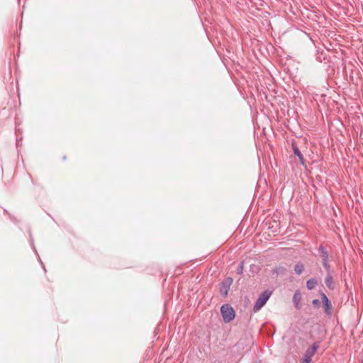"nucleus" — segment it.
Instances as JSON below:
<instances>
[{
  "instance_id": "obj_12",
  "label": "nucleus",
  "mask_w": 363,
  "mask_h": 363,
  "mask_svg": "<svg viewBox=\"0 0 363 363\" xmlns=\"http://www.w3.org/2000/svg\"><path fill=\"white\" fill-rule=\"evenodd\" d=\"M243 268H244V262H240L238 267L237 269V272L238 274H242L243 273Z\"/></svg>"
},
{
  "instance_id": "obj_4",
  "label": "nucleus",
  "mask_w": 363,
  "mask_h": 363,
  "mask_svg": "<svg viewBox=\"0 0 363 363\" xmlns=\"http://www.w3.org/2000/svg\"><path fill=\"white\" fill-rule=\"evenodd\" d=\"M320 296L322 302L323 303L325 312L327 314V315L330 317L332 315V304L328 298L327 297V296L324 293L322 292L320 294Z\"/></svg>"
},
{
  "instance_id": "obj_3",
  "label": "nucleus",
  "mask_w": 363,
  "mask_h": 363,
  "mask_svg": "<svg viewBox=\"0 0 363 363\" xmlns=\"http://www.w3.org/2000/svg\"><path fill=\"white\" fill-rule=\"evenodd\" d=\"M318 348L319 343L317 342H313L305 352L301 363H311L312 357L314 356Z\"/></svg>"
},
{
  "instance_id": "obj_10",
  "label": "nucleus",
  "mask_w": 363,
  "mask_h": 363,
  "mask_svg": "<svg viewBox=\"0 0 363 363\" xmlns=\"http://www.w3.org/2000/svg\"><path fill=\"white\" fill-rule=\"evenodd\" d=\"M304 270V265L303 264H296L294 267V271L296 274L300 275Z\"/></svg>"
},
{
  "instance_id": "obj_13",
  "label": "nucleus",
  "mask_w": 363,
  "mask_h": 363,
  "mask_svg": "<svg viewBox=\"0 0 363 363\" xmlns=\"http://www.w3.org/2000/svg\"><path fill=\"white\" fill-rule=\"evenodd\" d=\"M285 271V269L284 267H279L277 269H275V272L279 274V273H283Z\"/></svg>"
},
{
  "instance_id": "obj_11",
  "label": "nucleus",
  "mask_w": 363,
  "mask_h": 363,
  "mask_svg": "<svg viewBox=\"0 0 363 363\" xmlns=\"http://www.w3.org/2000/svg\"><path fill=\"white\" fill-rule=\"evenodd\" d=\"M323 267L327 271V273H330V266L329 264L328 259V260H326V259L323 260Z\"/></svg>"
},
{
  "instance_id": "obj_8",
  "label": "nucleus",
  "mask_w": 363,
  "mask_h": 363,
  "mask_svg": "<svg viewBox=\"0 0 363 363\" xmlns=\"http://www.w3.org/2000/svg\"><path fill=\"white\" fill-rule=\"evenodd\" d=\"M318 252L320 256L322 257L323 260L328 259V251L323 245H320V247H318Z\"/></svg>"
},
{
  "instance_id": "obj_7",
  "label": "nucleus",
  "mask_w": 363,
  "mask_h": 363,
  "mask_svg": "<svg viewBox=\"0 0 363 363\" xmlns=\"http://www.w3.org/2000/svg\"><path fill=\"white\" fill-rule=\"evenodd\" d=\"M301 300V294L299 291H296L293 296V303L296 307V308H300V301Z\"/></svg>"
},
{
  "instance_id": "obj_5",
  "label": "nucleus",
  "mask_w": 363,
  "mask_h": 363,
  "mask_svg": "<svg viewBox=\"0 0 363 363\" xmlns=\"http://www.w3.org/2000/svg\"><path fill=\"white\" fill-rule=\"evenodd\" d=\"M292 150H293L294 155L298 157L300 163L303 166L306 167V162L303 159V157L301 151L299 150L298 147H297V145L295 143L292 144Z\"/></svg>"
},
{
  "instance_id": "obj_6",
  "label": "nucleus",
  "mask_w": 363,
  "mask_h": 363,
  "mask_svg": "<svg viewBox=\"0 0 363 363\" xmlns=\"http://www.w3.org/2000/svg\"><path fill=\"white\" fill-rule=\"evenodd\" d=\"M325 283L326 286L329 289H331V290L334 289V288H335L334 279H333V277L331 274V273H327V275L325 279Z\"/></svg>"
},
{
  "instance_id": "obj_15",
  "label": "nucleus",
  "mask_w": 363,
  "mask_h": 363,
  "mask_svg": "<svg viewBox=\"0 0 363 363\" xmlns=\"http://www.w3.org/2000/svg\"><path fill=\"white\" fill-rule=\"evenodd\" d=\"M312 303L314 306H318L320 302L318 299H314L313 300Z\"/></svg>"
},
{
  "instance_id": "obj_9",
  "label": "nucleus",
  "mask_w": 363,
  "mask_h": 363,
  "mask_svg": "<svg viewBox=\"0 0 363 363\" xmlns=\"http://www.w3.org/2000/svg\"><path fill=\"white\" fill-rule=\"evenodd\" d=\"M317 281L315 279L312 278L307 281L306 287L308 290L313 289L317 285Z\"/></svg>"
},
{
  "instance_id": "obj_2",
  "label": "nucleus",
  "mask_w": 363,
  "mask_h": 363,
  "mask_svg": "<svg viewBox=\"0 0 363 363\" xmlns=\"http://www.w3.org/2000/svg\"><path fill=\"white\" fill-rule=\"evenodd\" d=\"M272 295V292L269 291H263L257 298L254 307L253 311L255 312H257L259 311L266 303V302L268 301L269 297Z\"/></svg>"
},
{
  "instance_id": "obj_14",
  "label": "nucleus",
  "mask_w": 363,
  "mask_h": 363,
  "mask_svg": "<svg viewBox=\"0 0 363 363\" xmlns=\"http://www.w3.org/2000/svg\"><path fill=\"white\" fill-rule=\"evenodd\" d=\"M220 293L222 295L225 296L228 294V289H220Z\"/></svg>"
},
{
  "instance_id": "obj_1",
  "label": "nucleus",
  "mask_w": 363,
  "mask_h": 363,
  "mask_svg": "<svg viewBox=\"0 0 363 363\" xmlns=\"http://www.w3.org/2000/svg\"><path fill=\"white\" fill-rule=\"evenodd\" d=\"M220 313L225 323H228L235 318V311L229 304H223Z\"/></svg>"
}]
</instances>
